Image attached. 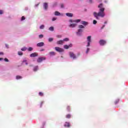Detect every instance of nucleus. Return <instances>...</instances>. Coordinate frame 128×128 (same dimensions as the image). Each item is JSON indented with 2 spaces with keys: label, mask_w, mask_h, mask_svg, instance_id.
<instances>
[{
  "label": "nucleus",
  "mask_w": 128,
  "mask_h": 128,
  "mask_svg": "<svg viewBox=\"0 0 128 128\" xmlns=\"http://www.w3.org/2000/svg\"><path fill=\"white\" fill-rule=\"evenodd\" d=\"M89 2H90V4H92V0H89Z\"/></svg>",
  "instance_id": "obj_43"
},
{
  "label": "nucleus",
  "mask_w": 128,
  "mask_h": 128,
  "mask_svg": "<svg viewBox=\"0 0 128 128\" xmlns=\"http://www.w3.org/2000/svg\"><path fill=\"white\" fill-rule=\"evenodd\" d=\"M108 23V22H104V24H107Z\"/></svg>",
  "instance_id": "obj_48"
},
{
  "label": "nucleus",
  "mask_w": 128,
  "mask_h": 128,
  "mask_svg": "<svg viewBox=\"0 0 128 128\" xmlns=\"http://www.w3.org/2000/svg\"><path fill=\"white\" fill-rule=\"evenodd\" d=\"M44 46V43L43 42H40L38 44H37L36 46H38V48H40L42 46Z\"/></svg>",
  "instance_id": "obj_8"
},
{
  "label": "nucleus",
  "mask_w": 128,
  "mask_h": 128,
  "mask_svg": "<svg viewBox=\"0 0 128 128\" xmlns=\"http://www.w3.org/2000/svg\"><path fill=\"white\" fill-rule=\"evenodd\" d=\"M4 60V58H0V60Z\"/></svg>",
  "instance_id": "obj_47"
},
{
  "label": "nucleus",
  "mask_w": 128,
  "mask_h": 128,
  "mask_svg": "<svg viewBox=\"0 0 128 128\" xmlns=\"http://www.w3.org/2000/svg\"><path fill=\"white\" fill-rule=\"evenodd\" d=\"M0 55H4V52H0Z\"/></svg>",
  "instance_id": "obj_44"
},
{
  "label": "nucleus",
  "mask_w": 128,
  "mask_h": 128,
  "mask_svg": "<svg viewBox=\"0 0 128 128\" xmlns=\"http://www.w3.org/2000/svg\"><path fill=\"white\" fill-rule=\"evenodd\" d=\"M44 9L47 10L48 9V3H44Z\"/></svg>",
  "instance_id": "obj_21"
},
{
  "label": "nucleus",
  "mask_w": 128,
  "mask_h": 128,
  "mask_svg": "<svg viewBox=\"0 0 128 128\" xmlns=\"http://www.w3.org/2000/svg\"><path fill=\"white\" fill-rule=\"evenodd\" d=\"M69 22H75V23L71 24L69 25V28H76V26H78V24H78V22H80V19H78L76 20H69Z\"/></svg>",
  "instance_id": "obj_2"
},
{
  "label": "nucleus",
  "mask_w": 128,
  "mask_h": 128,
  "mask_svg": "<svg viewBox=\"0 0 128 128\" xmlns=\"http://www.w3.org/2000/svg\"><path fill=\"white\" fill-rule=\"evenodd\" d=\"M22 78V76H16V79L17 80H20Z\"/></svg>",
  "instance_id": "obj_20"
},
{
  "label": "nucleus",
  "mask_w": 128,
  "mask_h": 128,
  "mask_svg": "<svg viewBox=\"0 0 128 128\" xmlns=\"http://www.w3.org/2000/svg\"><path fill=\"white\" fill-rule=\"evenodd\" d=\"M39 96H44V93H42V92H40Z\"/></svg>",
  "instance_id": "obj_32"
},
{
  "label": "nucleus",
  "mask_w": 128,
  "mask_h": 128,
  "mask_svg": "<svg viewBox=\"0 0 128 128\" xmlns=\"http://www.w3.org/2000/svg\"><path fill=\"white\" fill-rule=\"evenodd\" d=\"M60 6H61L62 8H63L64 7V4H61Z\"/></svg>",
  "instance_id": "obj_40"
},
{
  "label": "nucleus",
  "mask_w": 128,
  "mask_h": 128,
  "mask_svg": "<svg viewBox=\"0 0 128 128\" xmlns=\"http://www.w3.org/2000/svg\"><path fill=\"white\" fill-rule=\"evenodd\" d=\"M88 52H90V48H87V50L86 51V54H88Z\"/></svg>",
  "instance_id": "obj_36"
},
{
  "label": "nucleus",
  "mask_w": 128,
  "mask_h": 128,
  "mask_svg": "<svg viewBox=\"0 0 128 128\" xmlns=\"http://www.w3.org/2000/svg\"><path fill=\"white\" fill-rule=\"evenodd\" d=\"M69 54L70 56V58H74H74H76V54H74V52H70Z\"/></svg>",
  "instance_id": "obj_7"
},
{
  "label": "nucleus",
  "mask_w": 128,
  "mask_h": 128,
  "mask_svg": "<svg viewBox=\"0 0 128 128\" xmlns=\"http://www.w3.org/2000/svg\"><path fill=\"white\" fill-rule=\"evenodd\" d=\"M62 40H63V42H68V40H70V39H68V38H65Z\"/></svg>",
  "instance_id": "obj_24"
},
{
  "label": "nucleus",
  "mask_w": 128,
  "mask_h": 128,
  "mask_svg": "<svg viewBox=\"0 0 128 128\" xmlns=\"http://www.w3.org/2000/svg\"><path fill=\"white\" fill-rule=\"evenodd\" d=\"M72 44H70L68 46L64 45V48H66V50H68V48H72Z\"/></svg>",
  "instance_id": "obj_10"
},
{
  "label": "nucleus",
  "mask_w": 128,
  "mask_h": 128,
  "mask_svg": "<svg viewBox=\"0 0 128 128\" xmlns=\"http://www.w3.org/2000/svg\"><path fill=\"white\" fill-rule=\"evenodd\" d=\"M82 24H83V26H88V23L85 21H82Z\"/></svg>",
  "instance_id": "obj_17"
},
{
  "label": "nucleus",
  "mask_w": 128,
  "mask_h": 128,
  "mask_svg": "<svg viewBox=\"0 0 128 128\" xmlns=\"http://www.w3.org/2000/svg\"><path fill=\"white\" fill-rule=\"evenodd\" d=\"M99 44H100V46H104V44H106V41L104 40H100L99 41Z\"/></svg>",
  "instance_id": "obj_5"
},
{
  "label": "nucleus",
  "mask_w": 128,
  "mask_h": 128,
  "mask_svg": "<svg viewBox=\"0 0 128 128\" xmlns=\"http://www.w3.org/2000/svg\"><path fill=\"white\" fill-rule=\"evenodd\" d=\"M39 38H44V35L42 34H40L39 35Z\"/></svg>",
  "instance_id": "obj_34"
},
{
  "label": "nucleus",
  "mask_w": 128,
  "mask_h": 128,
  "mask_svg": "<svg viewBox=\"0 0 128 128\" xmlns=\"http://www.w3.org/2000/svg\"><path fill=\"white\" fill-rule=\"evenodd\" d=\"M26 20V17H24V16H22V17L21 20Z\"/></svg>",
  "instance_id": "obj_35"
},
{
  "label": "nucleus",
  "mask_w": 128,
  "mask_h": 128,
  "mask_svg": "<svg viewBox=\"0 0 128 128\" xmlns=\"http://www.w3.org/2000/svg\"><path fill=\"white\" fill-rule=\"evenodd\" d=\"M18 56H22V54H24L22 52H18Z\"/></svg>",
  "instance_id": "obj_30"
},
{
  "label": "nucleus",
  "mask_w": 128,
  "mask_h": 128,
  "mask_svg": "<svg viewBox=\"0 0 128 128\" xmlns=\"http://www.w3.org/2000/svg\"><path fill=\"white\" fill-rule=\"evenodd\" d=\"M46 60V58L44 57H40L38 58L37 60V62H42L43 60Z\"/></svg>",
  "instance_id": "obj_6"
},
{
  "label": "nucleus",
  "mask_w": 128,
  "mask_h": 128,
  "mask_svg": "<svg viewBox=\"0 0 128 128\" xmlns=\"http://www.w3.org/2000/svg\"><path fill=\"white\" fill-rule=\"evenodd\" d=\"M4 60L6 62H8V59L6 58H4Z\"/></svg>",
  "instance_id": "obj_38"
},
{
  "label": "nucleus",
  "mask_w": 128,
  "mask_h": 128,
  "mask_svg": "<svg viewBox=\"0 0 128 128\" xmlns=\"http://www.w3.org/2000/svg\"><path fill=\"white\" fill-rule=\"evenodd\" d=\"M119 100H118L116 102H115V104H118V102Z\"/></svg>",
  "instance_id": "obj_42"
},
{
  "label": "nucleus",
  "mask_w": 128,
  "mask_h": 128,
  "mask_svg": "<svg viewBox=\"0 0 128 128\" xmlns=\"http://www.w3.org/2000/svg\"><path fill=\"white\" fill-rule=\"evenodd\" d=\"M42 104H44L42 102L41 103V106L42 105Z\"/></svg>",
  "instance_id": "obj_51"
},
{
  "label": "nucleus",
  "mask_w": 128,
  "mask_h": 128,
  "mask_svg": "<svg viewBox=\"0 0 128 128\" xmlns=\"http://www.w3.org/2000/svg\"><path fill=\"white\" fill-rule=\"evenodd\" d=\"M93 24H98V22L96 20H94Z\"/></svg>",
  "instance_id": "obj_33"
},
{
  "label": "nucleus",
  "mask_w": 128,
  "mask_h": 128,
  "mask_svg": "<svg viewBox=\"0 0 128 128\" xmlns=\"http://www.w3.org/2000/svg\"><path fill=\"white\" fill-rule=\"evenodd\" d=\"M40 28V30H44V25H41Z\"/></svg>",
  "instance_id": "obj_27"
},
{
  "label": "nucleus",
  "mask_w": 128,
  "mask_h": 128,
  "mask_svg": "<svg viewBox=\"0 0 128 128\" xmlns=\"http://www.w3.org/2000/svg\"><path fill=\"white\" fill-rule=\"evenodd\" d=\"M66 110L68 112H70V106H67Z\"/></svg>",
  "instance_id": "obj_26"
},
{
  "label": "nucleus",
  "mask_w": 128,
  "mask_h": 128,
  "mask_svg": "<svg viewBox=\"0 0 128 128\" xmlns=\"http://www.w3.org/2000/svg\"><path fill=\"white\" fill-rule=\"evenodd\" d=\"M64 126H65L66 128H70V122H66L64 124Z\"/></svg>",
  "instance_id": "obj_12"
},
{
  "label": "nucleus",
  "mask_w": 128,
  "mask_h": 128,
  "mask_svg": "<svg viewBox=\"0 0 128 128\" xmlns=\"http://www.w3.org/2000/svg\"><path fill=\"white\" fill-rule=\"evenodd\" d=\"M57 44H64V40H60L59 41H58L56 42Z\"/></svg>",
  "instance_id": "obj_13"
},
{
  "label": "nucleus",
  "mask_w": 128,
  "mask_h": 128,
  "mask_svg": "<svg viewBox=\"0 0 128 128\" xmlns=\"http://www.w3.org/2000/svg\"><path fill=\"white\" fill-rule=\"evenodd\" d=\"M78 28H84V26L82 25H79Z\"/></svg>",
  "instance_id": "obj_28"
},
{
  "label": "nucleus",
  "mask_w": 128,
  "mask_h": 128,
  "mask_svg": "<svg viewBox=\"0 0 128 128\" xmlns=\"http://www.w3.org/2000/svg\"><path fill=\"white\" fill-rule=\"evenodd\" d=\"M38 70V66H36L34 68V72H36Z\"/></svg>",
  "instance_id": "obj_19"
},
{
  "label": "nucleus",
  "mask_w": 128,
  "mask_h": 128,
  "mask_svg": "<svg viewBox=\"0 0 128 128\" xmlns=\"http://www.w3.org/2000/svg\"><path fill=\"white\" fill-rule=\"evenodd\" d=\"M66 118H72V116L70 114H68L66 115Z\"/></svg>",
  "instance_id": "obj_23"
},
{
  "label": "nucleus",
  "mask_w": 128,
  "mask_h": 128,
  "mask_svg": "<svg viewBox=\"0 0 128 128\" xmlns=\"http://www.w3.org/2000/svg\"><path fill=\"white\" fill-rule=\"evenodd\" d=\"M92 36H88L87 38V40L88 41L87 46H90V42H92Z\"/></svg>",
  "instance_id": "obj_4"
},
{
  "label": "nucleus",
  "mask_w": 128,
  "mask_h": 128,
  "mask_svg": "<svg viewBox=\"0 0 128 128\" xmlns=\"http://www.w3.org/2000/svg\"><path fill=\"white\" fill-rule=\"evenodd\" d=\"M49 55L50 56H56V52H49Z\"/></svg>",
  "instance_id": "obj_15"
},
{
  "label": "nucleus",
  "mask_w": 128,
  "mask_h": 128,
  "mask_svg": "<svg viewBox=\"0 0 128 128\" xmlns=\"http://www.w3.org/2000/svg\"><path fill=\"white\" fill-rule=\"evenodd\" d=\"M2 10H0V14H2Z\"/></svg>",
  "instance_id": "obj_41"
},
{
  "label": "nucleus",
  "mask_w": 128,
  "mask_h": 128,
  "mask_svg": "<svg viewBox=\"0 0 128 128\" xmlns=\"http://www.w3.org/2000/svg\"><path fill=\"white\" fill-rule=\"evenodd\" d=\"M22 64H26V66H28V60H24L22 62Z\"/></svg>",
  "instance_id": "obj_14"
},
{
  "label": "nucleus",
  "mask_w": 128,
  "mask_h": 128,
  "mask_svg": "<svg viewBox=\"0 0 128 128\" xmlns=\"http://www.w3.org/2000/svg\"><path fill=\"white\" fill-rule=\"evenodd\" d=\"M55 16H60V13L58 11H56L54 12Z\"/></svg>",
  "instance_id": "obj_18"
},
{
  "label": "nucleus",
  "mask_w": 128,
  "mask_h": 128,
  "mask_svg": "<svg viewBox=\"0 0 128 128\" xmlns=\"http://www.w3.org/2000/svg\"><path fill=\"white\" fill-rule=\"evenodd\" d=\"M33 50H34V48H32L30 47V48H28V52H32V51Z\"/></svg>",
  "instance_id": "obj_29"
},
{
  "label": "nucleus",
  "mask_w": 128,
  "mask_h": 128,
  "mask_svg": "<svg viewBox=\"0 0 128 128\" xmlns=\"http://www.w3.org/2000/svg\"><path fill=\"white\" fill-rule=\"evenodd\" d=\"M104 26H106L103 25V26L101 28V29L102 30V28H104Z\"/></svg>",
  "instance_id": "obj_45"
},
{
  "label": "nucleus",
  "mask_w": 128,
  "mask_h": 128,
  "mask_svg": "<svg viewBox=\"0 0 128 128\" xmlns=\"http://www.w3.org/2000/svg\"><path fill=\"white\" fill-rule=\"evenodd\" d=\"M44 49H42L41 50L42 52H44Z\"/></svg>",
  "instance_id": "obj_49"
},
{
  "label": "nucleus",
  "mask_w": 128,
  "mask_h": 128,
  "mask_svg": "<svg viewBox=\"0 0 128 128\" xmlns=\"http://www.w3.org/2000/svg\"><path fill=\"white\" fill-rule=\"evenodd\" d=\"M54 28L53 26H51L49 28V30H50V32H54Z\"/></svg>",
  "instance_id": "obj_22"
},
{
  "label": "nucleus",
  "mask_w": 128,
  "mask_h": 128,
  "mask_svg": "<svg viewBox=\"0 0 128 128\" xmlns=\"http://www.w3.org/2000/svg\"><path fill=\"white\" fill-rule=\"evenodd\" d=\"M38 56V54L36 52H34L30 54V58H34L36 56Z\"/></svg>",
  "instance_id": "obj_9"
},
{
  "label": "nucleus",
  "mask_w": 128,
  "mask_h": 128,
  "mask_svg": "<svg viewBox=\"0 0 128 128\" xmlns=\"http://www.w3.org/2000/svg\"><path fill=\"white\" fill-rule=\"evenodd\" d=\"M66 16L69 18H72L73 14L72 13H66Z\"/></svg>",
  "instance_id": "obj_16"
},
{
  "label": "nucleus",
  "mask_w": 128,
  "mask_h": 128,
  "mask_svg": "<svg viewBox=\"0 0 128 128\" xmlns=\"http://www.w3.org/2000/svg\"><path fill=\"white\" fill-rule=\"evenodd\" d=\"M54 48L56 52H64L62 48H60V47H55Z\"/></svg>",
  "instance_id": "obj_3"
},
{
  "label": "nucleus",
  "mask_w": 128,
  "mask_h": 128,
  "mask_svg": "<svg viewBox=\"0 0 128 128\" xmlns=\"http://www.w3.org/2000/svg\"><path fill=\"white\" fill-rule=\"evenodd\" d=\"M6 46L7 48H8V44H6Z\"/></svg>",
  "instance_id": "obj_46"
},
{
  "label": "nucleus",
  "mask_w": 128,
  "mask_h": 128,
  "mask_svg": "<svg viewBox=\"0 0 128 128\" xmlns=\"http://www.w3.org/2000/svg\"><path fill=\"white\" fill-rule=\"evenodd\" d=\"M21 50H22V52H26V48L24 47L21 48Z\"/></svg>",
  "instance_id": "obj_25"
},
{
  "label": "nucleus",
  "mask_w": 128,
  "mask_h": 128,
  "mask_svg": "<svg viewBox=\"0 0 128 128\" xmlns=\"http://www.w3.org/2000/svg\"><path fill=\"white\" fill-rule=\"evenodd\" d=\"M80 32H82V29H79L78 30V32H76V34L78 36H80V34H80Z\"/></svg>",
  "instance_id": "obj_11"
},
{
  "label": "nucleus",
  "mask_w": 128,
  "mask_h": 128,
  "mask_svg": "<svg viewBox=\"0 0 128 128\" xmlns=\"http://www.w3.org/2000/svg\"><path fill=\"white\" fill-rule=\"evenodd\" d=\"M53 40H54V38H48V42H52Z\"/></svg>",
  "instance_id": "obj_31"
},
{
  "label": "nucleus",
  "mask_w": 128,
  "mask_h": 128,
  "mask_svg": "<svg viewBox=\"0 0 128 128\" xmlns=\"http://www.w3.org/2000/svg\"><path fill=\"white\" fill-rule=\"evenodd\" d=\"M56 20V18H52V22H54V20Z\"/></svg>",
  "instance_id": "obj_37"
},
{
  "label": "nucleus",
  "mask_w": 128,
  "mask_h": 128,
  "mask_svg": "<svg viewBox=\"0 0 128 128\" xmlns=\"http://www.w3.org/2000/svg\"><path fill=\"white\" fill-rule=\"evenodd\" d=\"M99 8V12L98 13L96 12H94L93 15L96 18V20H100L98 16L100 18H104L106 14H104V4L102 3L100 4L98 6Z\"/></svg>",
  "instance_id": "obj_1"
},
{
  "label": "nucleus",
  "mask_w": 128,
  "mask_h": 128,
  "mask_svg": "<svg viewBox=\"0 0 128 128\" xmlns=\"http://www.w3.org/2000/svg\"><path fill=\"white\" fill-rule=\"evenodd\" d=\"M29 66H32V65H30Z\"/></svg>",
  "instance_id": "obj_50"
},
{
  "label": "nucleus",
  "mask_w": 128,
  "mask_h": 128,
  "mask_svg": "<svg viewBox=\"0 0 128 128\" xmlns=\"http://www.w3.org/2000/svg\"><path fill=\"white\" fill-rule=\"evenodd\" d=\"M57 38H62V35H58V36H57Z\"/></svg>",
  "instance_id": "obj_39"
}]
</instances>
